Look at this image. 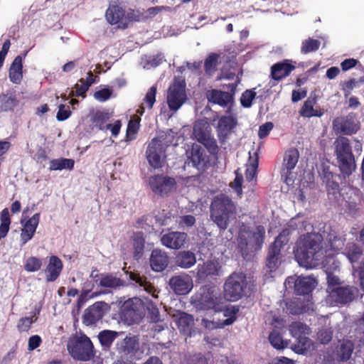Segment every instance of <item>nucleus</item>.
<instances>
[{"instance_id": "bf43d9fd", "label": "nucleus", "mask_w": 364, "mask_h": 364, "mask_svg": "<svg viewBox=\"0 0 364 364\" xmlns=\"http://www.w3.org/2000/svg\"><path fill=\"white\" fill-rule=\"evenodd\" d=\"M326 272L328 292L331 291L332 289L341 286L342 282L338 276L335 275L333 272L328 271V269L326 270Z\"/></svg>"}, {"instance_id": "9d476101", "label": "nucleus", "mask_w": 364, "mask_h": 364, "mask_svg": "<svg viewBox=\"0 0 364 364\" xmlns=\"http://www.w3.org/2000/svg\"><path fill=\"white\" fill-rule=\"evenodd\" d=\"M357 294L358 289L355 287L341 286L329 291L328 301L331 305L346 304L351 302Z\"/></svg>"}, {"instance_id": "e433bc0d", "label": "nucleus", "mask_w": 364, "mask_h": 364, "mask_svg": "<svg viewBox=\"0 0 364 364\" xmlns=\"http://www.w3.org/2000/svg\"><path fill=\"white\" fill-rule=\"evenodd\" d=\"M96 284L102 287L117 289L124 285V281L111 274H100V278L95 280Z\"/></svg>"}, {"instance_id": "09e8293b", "label": "nucleus", "mask_w": 364, "mask_h": 364, "mask_svg": "<svg viewBox=\"0 0 364 364\" xmlns=\"http://www.w3.org/2000/svg\"><path fill=\"white\" fill-rule=\"evenodd\" d=\"M320 45L321 42L318 40L309 38L302 42L301 53L307 54L311 52H315L318 50Z\"/></svg>"}, {"instance_id": "49530a36", "label": "nucleus", "mask_w": 364, "mask_h": 364, "mask_svg": "<svg viewBox=\"0 0 364 364\" xmlns=\"http://www.w3.org/2000/svg\"><path fill=\"white\" fill-rule=\"evenodd\" d=\"M363 253V248L355 243H350L346 247V255L352 263L357 262Z\"/></svg>"}, {"instance_id": "c9c22d12", "label": "nucleus", "mask_w": 364, "mask_h": 364, "mask_svg": "<svg viewBox=\"0 0 364 364\" xmlns=\"http://www.w3.org/2000/svg\"><path fill=\"white\" fill-rule=\"evenodd\" d=\"M281 257V250L277 247L270 245L266 259V266L270 272L278 268Z\"/></svg>"}, {"instance_id": "de8ad7c7", "label": "nucleus", "mask_w": 364, "mask_h": 364, "mask_svg": "<svg viewBox=\"0 0 364 364\" xmlns=\"http://www.w3.org/2000/svg\"><path fill=\"white\" fill-rule=\"evenodd\" d=\"M308 331V326L301 322H294L289 326L291 334L296 339L305 336Z\"/></svg>"}, {"instance_id": "4468645a", "label": "nucleus", "mask_w": 364, "mask_h": 364, "mask_svg": "<svg viewBox=\"0 0 364 364\" xmlns=\"http://www.w3.org/2000/svg\"><path fill=\"white\" fill-rule=\"evenodd\" d=\"M286 283L288 284H294V292L297 295L308 296L311 294L314 289L316 287V280L311 277H289L287 279Z\"/></svg>"}, {"instance_id": "dca6fc26", "label": "nucleus", "mask_w": 364, "mask_h": 364, "mask_svg": "<svg viewBox=\"0 0 364 364\" xmlns=\"http://www.w3.org/2000/svg\"><path fill=\"white\" fill-rule=\"evenodd\" d=\"M188 164L198 169H203L210 162L209 156L204 149L196 144H193L189 151L187 152Z\"/></svg>"}, {"instance_id": "2eb2a0df", "label": "nucleus", "mask_w": 364, "mask_h": 364, "mask_svg": "<svg viewBox=\"0 0 364 364\" xmlns=\"http://www.w3.org/2000/svg\"><path fill=\"white\" fill-rule=\"evenodd\" d=\"M107 304L105 301H97L85 311L82 320L87 326L95 324L105 315Z\"/></svg>"}, {"instance_id": "ea45409f", "label": "nucleus", "mask_w": 364, "mask_h": 364, "mask_svg": "<svg viewBox=\"0 0 364 364\" xmlns=\"http://www.w3.org/2000/svg\"><path fill=\"white\" fill-rule=\"evenodd\" d=\"M90 122L99 130H105L106 122L109 119L110 114L105 111L97 110L90 114Z\"/></svg>"}, {"instance_id": "20e7f679", "label": "nucleus", "mask_w": 364, "mask_h": 364, "mask_svg": "<svg viewBox=\"0 0 364 364\" xmlns=\"http://www.w3.org/2000/svg\"><path fill=\"white\" fill-rule=\"evenodd\" d=\"M210 218L220 231H225L230 219L236 213V207L230 198L225 194L215 197L210 207Z\"/></svg>"}, {"instance_id": "3c124183", "label": "nucleus", "mask_w": 364, "mask_h": 364, "mask_svg": "<svg viewBox=\"0 0 364 364\" xmlns=\"http://www.w3.org/2000/svg\"><path fill=\"white\" fill-rule=\"evenodd\" d=\"M269 341L271 345L277 349H283L287 346V343L283 340L280 333L276 329L270 333Z\"/></svg>"}, {"instance_id": "4be33fe9", "label": "nucleus", "mask_w": 364, "mask_h": 364, "mask_svg": "<svg viewBox=\"0 0 364 364\" xmlns=\"http://www.w3.org/2000/svg\"><path fill=\"white\" fill-rule=\"evenodd\" d=\"M63 268L62 260L55 255L49 257L48 263L43 269L47 282H53L60 277Z\"/></svg>"}, {"instance_id": "a18cd8bd", "label": "nucleus", "mask_w": 364, "mask_h": 364, "mask_svg": "<svg viewBox=\"0 0 364 364\" xmlns=\"http://www.w3.org/2000/svg\"><path fill=\"white\" fill-rule=\"evenodd\" d=\"M194 323V319L192 315L185 312L180 314L177 321L178 328L184 333L189 331L191 327Z\"/></svg>"}, {"instance_id": "b1692460", "label": "nucleus", "mask_w": 364, "mask_h": 364, "mask_svg": "<svg viewBox=\"0 0 364 364\" xmlns=\"http://www.w3.org/2000/svg\"><path fill=\"white\" fill-rule=\"evenodd\" d=\"M319 174L322 181L326 183L328 194H336L338 191L339 184L334 180L336 175L331 171L330 166L322 164Z\"/></svg>"}, {"instance_id": "774afa93", "label": "nucleus", "mask_w": 364, "mask_h": 364, "mask_svg": "<svg viewBox=\"0 0 364 364\" xmlns=\"http://www.w3.org/2000/svg\"><path fill=\"white\" fill-rule=\"evenodd\" d=\"M112 90L109 88H102L94 93V97L99 102H105L111 97Z\"/></svg>"}, {"instance_id": "5701e85b", "label": "nucleus", "mask_w": 364, "mask_h": 364, "mask_svg": "<svg viewBox=\"0 0 364 364\" xmlns=\"http://www.w3.org/2000/svg\"><path fill=\"white\" fill-rule=\"evenodd\" d=\"M150 266L154 272L164 271L169 263V257L166 252L160 249L152 250L149 258Z\"/></svg>"}, {"instance_id": "7c9ffc66", "label": "nucleus", "mask_w": 364, "mask_h": 364, "mask_svg": "<svg viewBox=\"0 0 364 364\" xmlns=\"http://www.w3.org/2000/svg\"><path fill=\"white\" fill-rule=\"evenodd\" d=\"M146 19L147 16L143 11L139 9H129L127 13L125 12L124 21L121 22V25H118V28L126 29L131 22L144 21Z\"/></svg>"}, {"instance_id": "338daca9", "label": "nucleus", "mask_w": 364, "mask_h": 364, "mask_svg": "<svg viewBox=\"0 0 364 364\" xmlns=\"http://www.w3.org/2000/svg\"><path fill=\"white\" fill-rule=\"evenodd\" d=\"M333 336V333L329 329H321L318 332L317 338L319 342L322 344L328 343Z\"/></svg>"}, {"instance_id": "c756f323", "label": "nucleus", "mask_w": 364, "mask_h": 364, "mask_svg": "<svg viewBox=\"0 0 364 364\" xmlns=\"http://www.w3.org/2000/svg\"><path fill=\"white\" fill-rule=\"evenodd\" d=\"M316 97H308L300 109V114L302 117L307 118L312 117H321L323 114V111L320 108H314V105L316 104Z\"/></svg>"}, {"instance_id": "72a5a7b5", "label": "nucleus", "mask_w": 364, "mask_h": 364, "mask_svg": "<svg viewBox=\"0 0 364 364\" xmlns=\"http://www.w3.org/2000/svg\"><path fill=\"white\" fill-rule=\"evenodd\" d=\"M354 350V345L350 341H343L336 349V359L339 362L348 360Z\"/></svg>"}, {"instance_id": "a19ab883", "label": "nucleus", "mask_w": 364, "mask_h": 364, "mask_svg": "<svg viewBox=\"0 0 364 364\" xmlns=\"http://www.w3.org/2000/svg\"><path fill=\"white\" fill-rule=\"evenodd\" d=\"M19 104L15 95H0V112L13 111Z\"/></svg>"}, {"instance_id": "c03bdc74", "label": "nucleus", "mask_w": 364, "mask_h": 364, "mask_svg": "<svg viewBox=\"0 0 364 364\" xmlns=\"http://www.w3.org/2000/svg\"><path fill=\"white\" fill-rule=\"evenodd\" d=\"M145 239L142 232H136L133 236L134 256L140 257L144 252Z\"/></svg>"}, {"instance_id": "e2e57ef3", "label": "nucleus", "mask_w": 364, "mask_h": 364, "mask_svg": "<svg viewBox=\"0 0 364 364\" xmlns=\"http://www.w3.org/2000/svg\"><path fill=\"white\" fill-rule=\"evenodd\" d=\"M81 82V85L76 84L75 85V92L74 93L73 91L71 92L72 95H75L76 97H86V92L89 90L90 87V83H85L84 82V79L81 78L79 80Z\"/></svg>"}, {"instance_id": "2f4dec72", "label": "nucleus", "mask_w": 364, "mask_h": 364, "mask_svg": "<svg viewBox=\"0 0 364 364\" xmlns=\"http://www.w3.org/2000/svg\"><path fill=\"white\" fill-rule=\"evenodd\" d=\"M299 158V151L295 148H291L285 152L282 169L287 170V174L291 173L298 162Z\"/></svg>"}, {"instance_id": "79ce46f5", "label": "nucleus", "mask_w": 364, "mask_h": 364, "mask_svg": "<svg viewBox=\"0 0 364 364\" xmlns=\"http://www.w3.org/2000/svg\"><path fill=\"white\" fill-rule=\"evenodd\" d=\"M75 161L72 159H53L50 162L49 169L50 171H57L63 169L72 170L74 168Z\"/></svg>"}, {"instance_id": "a878e982", "label": "nucleus", "mask_w": 364, "mask_h": 364, "mask_svg": "<svg viewBox=\"0 0 364 364\" xmlns=\"http://www.w3.org/2000/svg\"><path fill=\"white\" fill-rule=\"evenodd\" d=\"M125 10L119 4H109L105 12V18L107 22L111 25L119 24L124 21Z\"/></svg>"}, {"instance_id": "9b49d317", "label": "nucleus", "mask_w": 364, "mask_h": 364, "mask_svg": "<svg viewBox=\"0 0 364 364\" xmlns=\"http://www.w3.org/2000/svg\"><path fill=\"white\" fill-rule=\"evenodd\" d=\"M165 148L159 138L155 137L149 142L146 151V156L149 164L154 168L162 166V156H164Z\"/></svg>"}, {"instance_id": "393cba45", "label": "nucleus", "mask_w": 364, "mask_h": 364, "mask_svg": "<svg viewBox=\"0 0 364 364\" xmlns=\"http://www.w3.org/2000/svg\"><path fill=\"white\" fill-rule=\"evenodd\" d=\"M223 60L225 63H229L230 60L225 53H211L205 58L204 62L205 73L208 76H212L217 70L218 60Z\"/></svg>"}, {"instance_id": "864d4df0", "label": "nucleus", "mask_w": 364, "mask_h": 364, "mask_svg": "<svg viewBox=\"0 0 364 364\" xmlns=\"http://www.w3.org/2000/svg\"><path fill=\"white\" fill-rule=\"evenodd\" d=\"M255 158L250 156V162L251 168H247L245 172L246 179L249 181H252L256 176L257 168L259 164V156L257 152L254 153Z\"/></svg>"}, {"instance_id": "680f3d73", "label": "nucleus", "mask_w": 364, "mask_h": 364, "mask_svg": "<svg viewBox=\"0 0 364 364\" xmlns=\"http://www.w3.org/2000/svg\"><path fill=\"white\" fill-rule=\"evenodd\" d=\"M147 311L149 317L151 322L157 323L160 321L159 310L154 303L152 301L148 303Z\"/></svg>"}, {"instance_id": "7ed1b4c3", "label": "nucleus", "mask_w": 364, "mask_h": 364, "mask_svg": "<svg viewBox=\"0 0 364 364\" xmlns=\"http://www.w3.org/2000/svg\"><path fill=\"white\" fill-rule=\"evenodd\" d=\"M191 303L198 310L223 311L225 308V299L215 287L205 285L191 297Z\"/></svg>"}, {"instance_id": "423d86ee", "label": "nucleus", "mask_w": 364, "mask_h": 364, "mask_svg": "<svg viewBox=\"0 0 364 364\" xmlns=\"http://www.w3.org/2000/svg\"><path fill=\"white\" fill-rule=\"evenodd\" d=\"M247 286L246 275L242 272H233L224 284L223 298L227 301H237L245 294Z\"/></svg>"}, {"instance_id": "69168bd1", "label": "nucleus", "mask_w": 364, "mask_h": 364, "mask_svg": "<svg viewBox=\"0 0 364 364\" xmlns=\"http://www.w3.org/2000/svg\"><path fill=\"white\" fill-rule=\"evenodd\" d=\"M238 311L239 309L237 308L232 306L230 309L225 305V308L223 311H225V316L230 314V316L223 321V324L225 326L232 324L236 320L235 314L238 312Z\"/></svg>"}, {"instance_id": "13d9d810", "label": "nucleus", "mask_w": 364, "mask_h": 364, "mask_svg": "<svg viewBox=\"0 0 364 364\" xmlns=\"http://www.w3.org/2000/svg\"><path fill=\"white\" fill-rule=\"evenodd\" d=\"M256 92L252 90H245L240 97V103L243 107L249 108L252 105V100L255 98Z\"/></svg>"}, {"instance_id": "4d7b16f0", "label": "nucleus", "mask_w": 364, "mask_h": 364, "mask_svg": "<svg viewBox=\"0 0 364 364\" xmlns=\"http://www.w3.org/2000/svg\"><path fill=\"white\" fill-rule=\"evenodd\" d=\"M37 320V317L35 316H26L21 318L17 325V328L20 332L28 331L34 322Z\"/></svg>"}, {"instance_id": "37998d69", "label": "nucleus", "mask_w": 364, "mask_h": 364, "mask_svg": "<svg viewBox=\"0 0 364 364\" xmlns=\"http://www.w3.org/2000/svg\"><path fill=\"white\" fill-rule=\"evenodd\" d=\"M0 240L4 238L10 229V225L11 223L9 211L8 208H4L1 212L0 215Z\"/></svg>"}, {"instance_id": "f3484780", "label": "nucleus", "mask_w": 364, "mask_h": 364, "mask_svg": "<svg viewBox=\"0 0 364 364\" xmlns=\"http://www.w3.org/2000/svg\"><path fill=\"white\" fill-rule=\"evenodd\" d=\"M222 266L217 259H208L197 266L196 277L198 280H205L208 277L220 275Z\"/></svg>"}, {"instance_id": "412c9836", "label": "nucleus", "mask_w": 364, "mask_h": 364, "mask_svg": "<svg viewBox=\"0 0 364 364\" xmlns=\"http://www.w3.org/2000/svg\"><path fill=\"white\" fill-rule=\"evenodd\" d=\"M296 62L285 59L281 62L274 63L271 67V77L272 79L279 81L289 76L296 68Z\"/></svg>"}, {"instance_id": "473e14b6", "label": "nucleus", "mask_w": 364, "mask_h": 364, "mask_svg": "<svg viewBox=\"0 0 364 364\" xmlns=\"http://www.w3.org/2000/svg\"><path fill=\"white\" fill-rule=\"evenodd\" d=\"M310 300L301 301L299 298H296L287 302V308L291 314L299 315L306 312L309 309Z\"/></svg>"}, {"instance_id": "39448f33", "label": "nucleus", "mask_w": 364, "mask_h": 364, "mask_svg": "<svg viewBox=\"0 0 364 364\" xmlns=\"http://www.w3.org/2000/svg\"><path fill=\"white\" fill-rule=\"evenodd\" d=\"M67 348L71 356L77 360L89 361L95 356L94 346L85 334L70 338Z\"/></svg>"}, {"instance_id": "0eeeda50", "label": "nucleus", "mask_w": 364, "mask_h": 364, "mask_svg": "<svg viewBox=\"0 0 364 364\" xmlns=\"http://www.w3.org/2000/svg\"><path fill=\"white\" fill-rule=\"evenodd\" d=\"M193 135L211 155H217L219 151L217 141L211 133L210 124L204 121H198L193 126Z\"/></svg>"}, {"instance_id": "aec40b11", "label": "nucleus", "mask_w": 364, "mask_h": 364, "mask_svg": "<svg viewBox=\"0 0 364 364\" xmlns=\"http://www.w3.org/2000/svg\"><path fill=\"white\" fill-rule=\"evenodd\" d=\"M187 237V234L183 232H168L161 236V242L169 249L178 250L183 247Z\"/></svg>"}, {"instance_id": "052dcab7", "label": "nucleus", "mask_w": 364, "mask_h": 364, "mask_svg": "<svg viewBox=\"0 0 364 364\" xmlns=\"http://www.w3.org/2000/svg\"><path fill=\"white\" fill-rule=\"evenodd\" d=\"M328 241L331 248L334 251H338L344 246V240L332 234L328 235Z\"/></svg>"}, {"instance_id": "cd10ccee", "label": "nucleus", "mask_w": 364, "mask_h": 364, "mask_svg": "<svg viewBox=\"0 0 364 364\" xmlns=\"http://www.w3.org/2000/svg\"><path fill=\"white\" fill-rule=\"evenodd\" d=\"M138 341L133 336H126L116 343V350L118 353L127 355L134 353L138 348Z\"/></svg>"}, {"instance_id": "4c0bfd02", "label": "nucleus", "mask_w": 364, "mask_h": 364, "mask_svg": "<svg viewBox=\"0 0 364 364\" xmlns=\"http://www.w3.org/2000/svg\"><path fill=\"white\" fill-rule=\"evenodd\" d=\"M196 262V257L191 251H181L176 257V264L181 267L188 269L193 267Z\"/></svg>"}, {"instance_id": "6ab92c4d", "label": "nucleus", "mask_w": 364, "mask_h": 364, "mask_svg": "<svg viewBox=\"0 0 364 364\" xmlns=\"http://www.w3.org/2000/svg\"><path fill=\"white\" fill-rule=\"evenodd\" d=\"M169 285L172 290L178 295H186L193 288V281L188 274H181L172 277L169 280Z\"/></svg>"}, {"instance_id": "8fccbe9b", "label": "nucleus", "mask_w": 364, "mask_h": 364, "mask_svg": "<svg viewBox=\"0 0 364 364\" xmlns=\"http://www.w3.org/2000/svg\"><path fill=\"white\" fill-rule=\"evenodd\" d=\"M290 234L291 231L289 228L283 229L271 245L277 247L281 250L289 242Z\"/></svg>"}, {"instance_id": "5fc2aeb1", "label": "nucleus", "mask_w": 364, "mask_h": 364, "mask_svg": "<svg viewBox=\"0 0 364 364\" xmlns=\"http://www.w3.org/2000/svg\"><path fill=\"white\" fill-rule=\"evenodd\" d=\"M156 92L157 86H151L146 93V95L143 100V104H144L146 107L149 109L153 108V106L156 102Z\"/></svg>"}, {"instance_id": "1a4fd4ad", "label": "nucleus", "mask_w": 364, "mask_h": 364, "mask_svg": "<svg viewBox=\"0 0 364 364\" xmlns=\"http://www.w3.org/2000/svg\"><path fill=\"white\" fill-rule=\"evenodd\" d=\"M186 100L185 82L175 80L169 87L168 91L167 103L169 109L173 111H177Z\"/></svg>"}, {"instance_id": "0e129e2a", "label": "nucleus", "mask_w": 364, "mask_h": 364, "mask_svg": "<svg viewBox=\"0 0 364 364\" xmlns=\"http://www.w3.org/2000/svg\"><path fill=\"white\" fill-rule=\"evenodd\" d=\"M298 343L294 346V350L299 353H304L309 348L311 340L306 337H301L297 339Z\"/></svg>"}, {"instance_id": "f8f14e48", "label": "nucleus", "mask_w": 364, "mask_h": 364, "mask_svg": "<svg viewBox=\"0 0 364 364\" xmlns=\"http://www.w3.org/2000/svg\"><path fill=\"white\" fill-rule=\"evenodd\" d=\"M223 87H228L232 93L217 89H212L206 92V97L209 102L218 105L222 107H226L233 102V95L236 90V85L231 83L228 85H223Z\"/></svg>"}, {"instance_id": "58836bf2", "label": "nucleus", "mask_w": 364, "mask_h": 364, "mask_svg": "<svg viewBox=\"0 0 364 364\" xmlns=\"http://www.w3.org/2000/svg\"><path fill=\"white\" fill-rule=\"evenodd\" d=\"M119 332L111 330L101 331L97 337L103 350H109L114 341L119 336Z\"/></svg>"}, {"instance_id": "f704fd0d", "label": "nucleus", "mask_w": 364, "mask_h": 364, "mask_svg": "<svg viewBox=\"0 0 364 364\" xmlns=\"http://www.w3.org/2000/svg\"><path fill=\"white\" fill-rule=\"evenodd\" d=\"M130 280L135 282L139 287H143L144 289L152 295L154 297L157 296L155 294L156 289L154 286L148 281L147 278L144 275H140L138 272H130L129 273Z\"/></svg>"}, {"instance_id": "6e6552de", "label": "nucleus", "mask_w": 364, "mask_h": 364, "mask_svg": "<svg viewBox=\"0 0 364 364\" xmlns=\"http://www.w3.org/2000/svg\"><path fill=\"white\" fill-rule=\"evenodd\" d=\"M149 184L151 191L161 197L167 196L176 188V179L164 174H156L151 176Z\"/></svg>"}, {"instance_id": "6e6d98bb", "label": "nucleus", "mask_w": 364, "mask_h": 364, "mask_svg": "<svg viewBox=\"0 0 364 364\" xmlns=\"http://www.w3.org/2000/svg\"><path fill=\"white\" fill-rule=\"evenodd\" d=\"M139 119H131L127 125L126 136L128 140H133L135 139V135L139 129Z\"/></svg>"}, {"instance_id": "603ef678", "label": "nucleus", "mask_w": 364, "mask_h": 364, "mask_svg": "<svg viewBox=\"0 0 364 364\" xmlns=\"http://www.w3.org/2000/svg\"><path fill=\"white\" fill-rule=\"evenodd\" d=\"M42 260L36 257H29L24 264V269L28 272H34L41 269Z\"/></svg>"}, {"instance_id": "ddd939ff", "label": "nucleus", "mask_w": 364, "mask_h": 364, "mask_svg": "<svg viewBox=\"0 0 364 364\" xmlns=\"http://www.w3.org/2000/svg\"><path fill=\"white\" fill-rule=\"evenodd\" d=\"M264 237L265 229L262 225L256 227V230L252 233V237L249 242L245 238L240 237L238 246L242 256L245 257L247 254V250L249 247L255 251L259 250L264 243Z\"/></svg>"}, {"instance_id": "a211bd4d", "label": "nucleus", "mask_w": 364, "mask_h": 364, "mask_svg": "<svg viewBox=\"0 0 364 364\" xmlns=\"http://www.w3.org/2000/svg\"><path fill=\"white\" fill-rule=\"evenodd\" d=\"M40 213H35L31 218H28L25 223L23 220H21V223L23 226L20 235L21 245H24L29 240H31L36 231L40 222Z\"/></svg>"}, {"instance_id": "f257e3e1", "label": "nucleus", "mask_w": 364, "mask_h": 364, "mask_svg": "<svg viewBox=\"0 0 364 364\" xmlns=\"http://www.w3.org/2000/svg\"><path fill=\"white\" fill-rule=\"evenodd\" d=\"M333 132L339 134L333 142V154L338 169L344 178L349 177L357 168L355 156L350 139L346 136L355 134L360 129V122L355 112L336 117L332 122Z\"/></svg>"}, {"instance_id": "bb28decb", "label": "nucleus", "mask_w": 364, "mask_h": 364, "mask_svg": "<svg viewBox=\"0 0 364 364\" xmlns=\"http://www.w3.org/2000/svg\"><path fill=\"white\" fill-rule=\"evenodd\" d=\"M236 126V122L233 117L230 116H223L219 119L217 132L218 136L220 141H224L230 131Z\"/></svg>"}, {"instance_id": "c85d7f7f", "label": "nucleus", "mask_w": 364, "mask_h": 364, "mask_svg": "<svg viewBox=\"0 0 364 364\" xmlns=\"http://www.w3.org/2000/svg\"><path fill=\"white\" fill-rule=\"evenodd\" d=\"M23 59L21 55H17L13 60L9 70V77L14 84H20L23 79Z\"/></svg>"}, {"instance_id": "f03ea898", "label": "nucleus", "mask_w": 364, "mask_h": 364, "mask_svg": "<svg viewBox=\"0 0 364 364\" xmlns=\"http://www.w3.org/2000/svg\"><path fill=\"white\" fill-rule=\"evenodd\" d=\"M322 235L318 233L308 232L299 237L294 254L300 266L309 269L318 264L322 255Z\"/></svg>"}]
</instances>
